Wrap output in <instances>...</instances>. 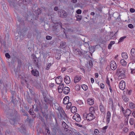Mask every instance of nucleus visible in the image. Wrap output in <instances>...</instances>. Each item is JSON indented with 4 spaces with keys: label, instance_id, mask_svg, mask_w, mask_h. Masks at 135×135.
<instances>
[{
    "label": "nucleus",
    "instance_id": "obj_61",
    "mask_svg": "<svg viewBox=\"0 0 135 135\" xmlns=\"http://www.w3.org/2000/svg\"><path fill=\"white\" fill-rule=\"evenodd\" d=\"M76 13L78 14H80L81 13V11L80 9H78L76 11Z\"/></svg>",
    "mask_w": 135,
    "mask_h": 135
},
{
    "label": "nucleus",
    "instance_id": "obj_11",
    "mask_svg": "<svg viewBox=\"0 0 135 135\" xmlns=\"http://www.w3.org/2000/svg\"><path fill=\"white\" fill-rule=\"evenodd\" d=\"M110 67L112 70H114L117 68V65L115 62L114 61H111L110 62Z\"/></svg>",
    "mask_w": 135,
    "mask_h": 135
},
{
    "label": "nucleus",
    "instance_id": "obj_3",
    "mask_svg": "<svg viewBox=\"0 0 135 135\" xmlns=\"http://www.w3.org/2000/svg\"><path fill=\"white\" fill-rule=\"evenodd\" d=\"M10 91L12 94L11 98L12 99L11 102L14 105L15 103V100L16 99V93L15 91L11 90H10Z\"/></svg>",
    "mask_w": 135,
    "mask_h": 135
},
{
    "label": "nucleus",
    "instance_id": "obj_29",
    "mask_svg": "<svg viewBox=\"0 0 135 135\" xmlns=\"http://www.w3.org/2000/svg\"><path fill=\"white\" fill-rule=\"evenodd\" d=\"M108 103L109 104L111 105L112 107H113V99L112 98H110L108 100Z\"/></svg>",
    "mask_w": 135,
    "mask_h": 135
},
{
    "label": "nucleus",
    "instance_id": "obj_35",
    "mask_svg": "<svg viewBox=\"0 0 135 135\" xmlns=\"http://www.w3.org/2000/svg\"><path fill=\"white\" fill-rule=\"evenodd\" d=\"M81 88L84 90H87L88 88V87L87 85L85 84H82L81 85Z\"/></svg>",
    "mask_w": 135,
    "mask_h": 135
},
{
    "label": "nucleus",
    "instance_id": "obj_26",
    "mask_svg": "<svg viewBox=\"0 0 135 135\" xmlns=\"http://www.w3.org/2000/svg\"><path fill=\"white\" fill-rule=\"evenodd\" d=\"M135 52V49H134L132 48V49L131 51V55L132 56V57H131V60L133 58V57L134 56V55H133L134 52Z\"/></svg>",
    "mask_w": 135,
    "mask_h": 135
},
{
    "label": "nucleus",
    "instance_id": "obj_46",
    "mask_svg": "<svg viewBox=\"0 0 135 135\" xmlns=\"http://www.w3.org/2000/svg\"><path fill=\"white\" fill-rule=\"evenodd\" d=\"M123 100L126 102H127L128 101L129 99L127 97L125 96L123 97Z\"/></svg>",
    "mask_w": 135,
    "mask_h": 135
},
{
    "label": "nucleus",
    "instance_id": "obj_24",
    "mask_svg": "<svg viewBox=\"0 0 135 135\" xmlns=\"http://www.w3.org/2000/svg\"><path fill=\"white\" fill-rule=\"evenodd\" d=\"M66 46V43L65 41H62L60 44V46L62 48H65Z\"/></svg>",
    "mask_w": 135,
    "mask_h": 135
},
{
    "label": "nucleus",
    "instance_id": "obj_28",
    "mask_svg": "<svg viewBox=\"0 0 135 135\" xmlns=\"http://www.w3.org/2000/svg\"><path fill=\"white\" fill-rule=\"evenodd\" d=\"M62 126L64 128V129H68V126L64 121L62 122Z\"/></svg>",
    "mask_w": 135,
    "mask_h": 135
},
{
    "label": "nucleus",
    "instance_id": "obj_31",
    "mask_svg": "<svg viewBox=\"0 0 135 135\" xmlns=\"http://www.w3.org/2000/svg\"><path fill=\"white\" fill-rule=\"evenodd\" d=\"M33 62L34 64H35V66L37 67V68L39 69V67L38 65V61L37 59L35 60H33Z\"/></svg>",
    "mask_w": 135,
    "mask_h": 135
},
{
    "label": "nucleus",
    "instance_id": "obj_45",
    "mask_svg": "<svg viewBox=\"0 0 135 135\" xmlns=\"http://www.w3.org/2000/svg\"><path fill=\"white\" fill-rule=\"evenodd\" d=\"M76 17L77 21H80L82 18V16L81 15H77Z\"/></svg>",
    "mask_w": 135,
    "mask_h": 135
},
{
    "label": "nucleus",
    "instance_id": "obj_64",
    "mask_svg": "<svg viewBox=\"0 0 135 135\" xmlns=\"http://www.w3.org/2000/svg\"><path fill=\"white\" fill-rule=\"evenodd\" d=\"M18 66H20L21 65L22 63V62H21V60L18 59Z\"/></svg>",
    "mask_w": 135,
    "mask_h": 135
},
{
    "label": "nucleus",
    "instance_id": "obj_39",
    "mask_svg": "<svg viewBox=\"0 0 135 135\" xmlns=\"http://www.w3.org/2000/svg\"><path fill=\"white\" fill-rule=\"evenodd\" d=\"M66 108L67 109H69L71 105V104L70 102H69L67 104Z\"/></svg>",
    "mask_w": 135,
    "mask_h": 135
},
{
    "label": "nucleus",
    "instance_id": "obj_40",
    "mask_svg": "<svg viewBox=\"0 0 135 135\" xmlns=\"http://www.w3.org/2000/svg\"><path fill=\"white\" fill-rule=\"evenodd\" d=\"M35 12L36 13V14L39 15L41 12V9L40 8H38L37 10L35 11Z\"/></svg>",
    "mask_w": 135,
    "mask_h": 135
},
{
    "label": "nucleus",
    "instance_id": "obj_55",
    "mask_svg": "<svg viewBox=\"0 0 135 135\" xmlns=\"http://www.w3.org/2000/svg\"><path fill=\"white\" fill-rule=\"evenodd\" d=\"M129 106L131 108L133 109L134 108V104L133 103H130Z\"/></svg>",
    "mask_w": 135,
    "mask_h": 135
},
{
    "label": "nucleus",
    "instance_id": "obj_7",
    "mask_svg": "<svg viewBox=\"0 0 135 135\" xmlns=\"http://www.w3.org/2000/svg\"><path fill=\"white\" fill-rule=\"evenodd\" d=\"M125 87V83L123 80L121 81L119 84V87L120 89L123 90Z\"/></svg>",
    "mask_w": 135,
    "mask_h": 135
},
{
    "label": "nucleus",
    "instance_id": "obj_23",
    "mask_svg": "<svg viewBox=\"0 0 135 135\" xmlns=\"http://www.w3.org/2000/svg\"><path fill=\"white\" fill-rule=\"evenodd\" d=\"M61 24V23L60 22V23H57V25H55L53 27V28H55L56 30H57L59 27L62 28V27Z\"/></svg>",
    "mask_w": 135,
    "mask_h": 135
},
{
    "label": "nucleus",
    "instance_id": "obj_36",
    "mask_svg": "<svg viewBox=\"0 0 135 135\" xmlns=\"http://www.w3.org/2000/svg\"><path fill=\"white\" fill-rule=\"evenodd\" d=\"M120 62L122 65L123 66H125L126 65V62L123 59H122L120 60Z\"/></svg>",
    "mask_w": 135,
    "mask_h": 135
},
{
    "label": "nucleus",
    "instance_id": "obj_32",
    "mask_svg": "<svg viewBox=\"0 0 135 135\" xmlns=\"http://www.w3.org/2000/svg\"><path fill=\"white\" fill-rule=\"evenodd\" d=\"M122 56L124 59H126L128 58L127 54L126 53L123 52L122 54Z\"/></svg>",
    "mask_w": 135,
    "mask_h": 135
},
{
    "label": "nucleus",
    "instance_id": "obj_59",
    "mask_svg": "<svg viewBox=\"0 0 135 135\" xmlns=\"http://www.w3.org/2000/svg\"><path fill=\"white\" fill-rule=\"evenodd\" d=\"M9 37V33H8V32H7L6 34H5V39H6L7 38V39H8Z\"/></svg>",
    "mask_w": 135,
    "mask_h": 135
},
{
    "label": "nucleus",
    "instance_id": "obj_38",
    "mask_svg": "<svg viewBox=\"0 0 135 135\" xmlns=\"http://www.w3.org/2000/svg\"><path fill=\"white\" fill-rule=\"evenodd\" d=\"M0 126L2 128H4V127L5 128L6 127V124L4 122H2L0 123Z\"/></svg>",
    "mask_w": 135,
    "mask_h": 135
},
{
    "label": "nucleus",
    "instance_id": "obj_14",
    "mask_svg": "<svg viewBox=\"0 0 135 135\" xmlns=\"http://www.w3.org/2000/svg\"><path fill=\"white\" fill-rule=\"evenodd\" d=\"M44 101L46 103V104H47L48 105L50 104L51 105V104L52 103V99L51 98H48L44 99Z\"/></svg>",
    "mask_w": 135,
    "mask_h": 135
},
{
    "label": "nucleus",
    "instance_id": "obj_54",
    "mask_svg": "<svg viewBox=\"0 0 135 135\" xmlns=\"http://www.w3.org/2000/svg\"><path fill=\"white\" fill-rule=\"evenodd\" d=\"M46 132H47V133L46 135H51L50 132V131L48 129L46 128Z\"/></svg>",
    "mask_w": 135,
    "mask_h": 135
},
{
    "label": "nucleus",
    "instance_id": "obj_42",
    "mask_svg": "<svg viewBox=\"0 0 135 135\" xmlns=\"http://www.w3.org/2000/svg\"><path fill=\"white\" fill-rule=\"evenodd\" d=\"M89 48V50L90 51L92 52H94L95 50V48L94 46H91L90 48Z\"/></svg>",
    "mask_w": 135,
    "mask_h": 135
},
{
    "label": "nucleus",
    "instance_id": "obj_13",
    "mask_svg": "<svg viewBox=\"0 0 135 135\" xmlns=\"http://www.w3.org/2000/svg\"><path fill=\"white\" fill-rule=\"evenodd\" d=\"M60 128V127L58 126V124H55L54 126L52 128L53 131L56 133L58 131V129Z\"/></svg>",
    "mask_w": 135,
    "mask_h": 135
},
{
    "label": "nucleus",
    "instance_id": "obj_51",
    "mask_svg": "<svg viewBox=\"0 0 135 135\" xmlns=\"http://www.w3.org/2000/svg\"><path fill=\"white\" fill-rule=\"evenodd\" d=\"M121 73L119 75H118L119 76V77H121L122 76H123V78H125L126 77L125 76V73Z\"/></svg>",
    "mask_w": 135,
    "mask_h": 135
},
{
    "label": "nucleus",
    "instance_id": "obj_43",
    "mask_svg": "<svg viewBox=\"0 0 135 135\" xmlns=\"http://www.w3.org/2000/svg\"><path fill=\"white\" fill-rule=\"evenodd\" d=\"M27 117V118L26 119V121L29 123H31L32 119H31V118H30L28 116Z\"/></svg>",
    "mask_w": 135,
    "mask_h": 135
},
{
    "label": "nucleus",
    "instance_id": "obj_17",
    "mask_svg": "<svg viewBox=\"0 0 135 135\" xmlns=\"http://www.w3.org/2000/svg\"><path fill=\"white\" fill-rule=\"evenodd\" d=\"M110 113L109 111H108L107 113V123L108 124L110 120Z\"/></svg>",
    "mask_w": 135,
    "mask_h": 135
},
{
    "label": "nucleus",
    "instance_id": "obj_41",
    "mask_svg": "<svg viewBox=\"0 0 135 135\" xmlns=\"http://www.w3.org/2000/svg\"><path fill=\"white\" fill-rule=\"evenodd\" d=\"M35 86L36 88L37 89H40L41 87V84L40 83H37Z\"/></svg>",
    "mask_w": 135,
    "mask_h": 135
},
{
    "label": "nucleus",
    "instance_id": "obj_2",
    "mask_svg": "<svg viewBox=\"0 0 135 135\" xmlns=\"http://www.w3.org/2000/svg\"><path fill=\"white\" fill-rule=\"evenodd\" d=\"M85 118L88 121H90L94 119L95 117L93 113H90L86 114Z\"/></svg>",
    "mask_w": 135,
    "mask_h": 135
},
{
    "label": "nucleus",
    "instance_id": "obj_48",
    "mask_svg": "<svg viewBox=\"0 0 135 135\" xmlns=\"http://www.w3.org/2000/svg\"><path fill=\"white\" fill-rule=\"evenodd\" d=\"M126 36H124L121 37L119 40L118 42H122L124 40V39L126 38Z\"/></svg>",
    "mask_w": 135,
    "mask_h": 135
},
{
    "label": "nucleus",
    "instance_id": "obj_12",
    "mask_svg": "<svg viewBox=\"0 0 135 135\" xmlns=\"http://www.w3.org/2000/svg\"><path fill=\"white\" fill-rule=\"evenodd\" d=\"M41 104H36L35 108L34 109V110L36 112H38L39 110L40 111L42 109L41 107Z\"/></svg>",
    "mask_w": 135,
    "mask_h": 135
},
{
    "label": "nucleus",
    "instance_id": "obj_37",
    "mask_svg": "<svg viewBox=\"0 0 135 135\" xmlns=\"http://www.w3.org/2000/svg\"><path fill=\"white\" fill-rule=\"evenodd\" d=\"M12 132L9 129H7L6 130V135H10L11 134Z\"/></svg>",
    "mask_w": 135,
    "mask_h": 135
},
{
    "label": "nucleus",
    "instance_id": "obj_53",
    "mask_svg": "<svg viewBox=\"0 0 135 135\" xmlns=\"http://www.w3.org/2000/svg\"><path fill=\"white\" fill-rule=\"evenodd\" d=\"M28 112L31 115H33L35 114L34 112L31 109V108L28 111Z\"/></svg>",
    "mask_w": 135,
    "mask_h": 135
},
{
    "label": "nucleus",
    "instance_id": "obj_25",
    "mask_svg": "<svg viewBox=\"0 0 135 135\" xmlns=\"http://www.w3.org/2000/svg\"><path fill=\"white\" fill-rule=\"evenodd\" d=\"M71 111L72 113H74L77 112V108L75 106H72L71 108Z\"/></svg>",
    "mask_w": 135,
    "mask_h": 135
},
{
    "label": "nucleus",
    "instance_id": "obj_30",
    "mask_svg": "<svg viewBox=\"0 0 135 135\" xmlns=\"http://www.w3.org/2000/svg\"><path fill=\"white\" fill-rule=\"evenodd\" d=\"M100 109L101 112H104V108L102 103H100Z\"/></svg>",
    "mask_w": 135,
    "mask_h": 135
},
{
    "label": "nucleus",
    "instance_id": "obj_58",
    "mask_svg": "<svg viewBox=\"0 0 135 135\" xmlns=\"http://www.w3.org/2000/svg\"><path fill=\"white\" fill-rule=\"evenodd\" d=\"M51 65V63H49V64L47 65V66L46 67V69L47 70H48L49 69Z\"/></svg>",
    "mask_w": 135,
    "mask_h": 135
},
{
    "label": "nucleus",
    "instance_id": "obj_22",
    "mask_svg": "<svg viewBox=\"0 0 135 135\" xmlns=\"http://www.w3.org/2000/svg\"><path fill=\"white\" fill-rule=\"evenodd\" d=\"M87 101L88 103L90 105H92L94 104V101L93 99H88Z\"/></svg>",
    "mask_w": 135,
    "mask_h": 135
},
{
    "label": "nucleus",
    "instance_id": "obj_63",
    "mask_svg": "<svg viewBox=\"0 0 135 135\" xmlns=\"http://www.w3.org/2000/svg\"><path fill=\"white\" fill-rule=\"evenodd\" d=\"M99 131L97 129H95L94 131V133L95 135H97L98 134V133Z\"/></svg>",
    "mask_w": 135,
    "mask_h": 135
},
{
    "label": "nucleus",
    "instance_id": "obj_15",
    "mask_svg": "<svg viewBox=\"0 0 135 135\" xmlns=\"http://www.w3.org/2000/svg\"><path fill=\"white\" fill-rule=\"evenodd\" d=\"M70 90L68 87L65 86L63 88V92L65 94H68L69 93Z\"/></svg>",
    "mask_w": 135,
    "mask_h": 135
},
{
    "label": "nucleus",
    "instance_id": "obj_18",
    "mask_svg": "<svg viewBox=\"0 0 135 135\" xmlns=\"http://www.w3.org/2000/svg\"><path fill=\"white\" fill-rule=\"evenodd\" d=\"M64 81L66 84H68L70 83V78L69 76H66L64 78Z\"/></svg>",
    "mask_w": 135,
    "mask_h": 135
},
{
    "label": "nucleus",
    "instance_id": "obj_19",
    "mask_svg": "<svg viewBox=\"0 0 135 135\" xmlns=\"http://www.w3.org/2000/svg\"><path fill=\"white\" fill-rule=\"evenodd\" d=\"M69 97L67 96L65 97L63 99V103L64 104H66L69 103Z\"/></svg>",
    "mask_w": 135,
    "mask_h": 135
},
{
    "label": "nucleus",
    "instance_id": "obj_27",
    "mask_svg": "<svg viewBox=\"0 0 135 135\" xmlns=\"http://www.w3.org/2000/svg\"><path fill=\"white\" fill-rule=\"evenodd\" d=\"M61 112L62 114L63 115V118L65 120L66 119H67V116L66 115V114L65 112L64 111L63 109L62 110H61Z\"/></svg>",
    "mask_w": 135,
    "mask_h": 135
},
{
    "label": "nucleus",
    "instance_id": "obj_60",
    "mask_svg": "<svg viewBox=\"0 0 135 135\" xmlns=\"http://www.w3.org/2000/svg\"><path fill=\"white\" fill-rule=\"evenodd\" d=\"M128 27L130 28H132L134 27L133 25L132 24H129L128 25Z\"/></svg>",
    "mask_w": 135,
    "mask_h": 135
},
{
    "label": "nucleus",
    "instance_id": "obj_44",
    "mask_svg": "<svg viewBox=\"0 0 135 135\" xmlns=\"http://www.w3.org/2000/svg\"><path fill=\"white\" fill-rule=\"evenodd\" d=\"M35 103H36V104H41V102L39 101V100L37 98H35L34 99Z\"/></svg>",
    "mask_w": 135,
    "mask_h": 135
},
{
    "label": "nucleus",
    "instance_id": "obj_9",
    "mask_svg": "<svg viewBox=\"0 0 135 135\" xmlns=\"http://www.w3.org/2000/svg\"><path fill=\"white\" fill-rule=\"evenodd\" d=\"M31 73L33 75L37 77L39 75V72L37 69H32Z\"/></svg>",
    "mask_w": 135,
    "mask_h": 135
},
{
    "label": "nucleus",
    "instance_id": "obj_50",
    "mask_svg": "<svg viewBox=\"0 0 135 135\" xmlns=\"http://www.w3.org/2000/svg\"><path fill=\"white\" fill-rule=\"evenodd\" d=\"M31 57L32 58V59L33 60L37 59V57H36V56L34 54H32Z\"/></svg>",
    "mask_w": 135,
    "mask_h": 135
},
{
    "label": "nucleus",
    "instance_id": "obj_57",
    "mask_svg": "<svg viewBox=\"0 0 135 135\" xmlns=\"http://www.w3.org/2000/svg\"><path fill=\"white\" fill-rule=\"evenodd\" d=\"M106 83L108 86H110V81L108 79V78L107 77V78Z\"/></svg>",
    "mask_w": 135,
    "mask_h": 135
},
{
    "label": "nucleus",
    "instance_id": "obj_33",
    "mask_svg": "<svg viewBox=\"0 0 135 135\" xmlns=\"http://www.w3.org/2000/svg\"><path fill=\"white\" fill-rule=\"evenodd\" d=\"M21 112L23 114V115L25 116H28V113L27 112H26L24 109H22L21 110Z\"/></svg>",
    "mask_w": 135,
    "mask_h": 135
},
{
    "label": "nucleus",
    "instance_id": "obj_1",
    "mask_svg": "<svg viewBox=\"0 0 135 135\" xmlns=\"http://www.w3.org/2000/svg\"><path fill=\"white\" fill-rule=\"evenodd\" d=\"M7 107L6 105H4L3 106V109L7 114L10 115L11 116L13 117L11 113L12 112L11 109L9 108H7ZM14 115H13V118L10 119L9 122L12 125H14L17 122L20 120V118L19 117L17 111L16 110L14 111Z\"/></svg>",
    "mask_w": 135,
    "mask_h": 135
},
{
    "label": "nucleus",
    "instance_id": "obj_16",
    "mask_svg": "<svg viewBox=\"0 0 135 135\" xmlns=\"http://www.w3.org/2000/svg\"><path fill=\"white\" fill-rule=\"evenodd\" d=\"M11 59V60L10 61H9V59L8 60L9 61L8 62V63L9 65L14 64L16 61V58L15 57H12Z\"/></svg>",
    "mask_w": 135,
    "mask_h": 135
},
{
    "label": "nucleus",
    "instance_id": "obj_4",
    "mask_svg": "<svg viewBox=\"0 0 135 135\" xmlns=\"http://www.w3.org/2000/svg\"><path fill=\"white\" fill-rule=\"evenodd\" d=\"M73 119L75 120L76 121L79 122L81 120L80 115L78 114H75L73 117Z\"/></svg>",
    "mask_w": 135,
    "mask_h": 135
},
{
    "label": "nucleus",
    "instance_id": "obj_5",
    "mask_svg": "<svg viewBox=\"0 0 135 135\" xmlns=\"http://www.w3.org/2000/svg\"><path fill=\"white\" fill-rule=\"evenodd\" d=\"M1 90L2 97L3 98V95H5L7 92L6 87L4 85H2V86L1 87Z\"/></svg>",
    "mask_w": 135,
    "mask_h": 135
},
{
    "label": "nucleus",
    "instance_id": "obj_8",
    "mask_svg": "<svg viewBox=\"0 0 135 135\" xmlns=\"http://www.w3.org/2000/svg\"><path fill=\"white\" fill-rule=\"evenodd\" d=\"M126 70L125 68H120L117 69L116 74L117 75H118L119 74L122 73H126Z\"/></svg>",
    "mask_w": 135,
    "mask_h": 135
},
{
    "label": "nucleus",
    "instance_id": "obj_62",
    "mask_svg": "<svg viewBox=\"0 0 135 135\" xmlns=\"http://www.w3.org/2000/svg\"><path fill=\"white\" fill-rule=\"evenodd\" d=\"M52 38V37L50 36H47L46 37V38L47 40H51Z\"/></svg>",
    "mask_w": 135,
    "mask_h": 135
},
{
    "label": "nucleus",
    "instance_id": "obj_10",
    "mask_svg": "<svg viewBox=\"0 0 135 135\" xmlns=\"http://www.w3.org/2000/svg\"><path fill=\"white\" fill-rule=\"evenodd\" d=\"M20 125L21 129L20 131L23 134H25L26 133L27 131L25 126L22 124H21Z\"/></svg>",
    "mask_w": 135,
    "mask_h": 135
},
{
    "label": "nucleus",
    "instance_id": "obj_52",
    "mask_svg": "<svg viewBox=\"0 0 135 135\" xmlns=\"http://www.w3.org/2000/svg\"><path fill=\"white\" fill-rule=\"evenodd\" d=\"M5 56L8 59L11 58V56L8 53H6L5 54Z\"/></svg>",
    "mask_w": 135,
    "mask_h": 135
},
{
    "label": "nucleus",
    "instance_id": "obj_21",
    "mask_svg": "<svg viewBox=\"0 0 135 135\" xmlns=\"http://www.w3.org/2000/svg\"><path fill=\"white\" fill-rule=\"evenodd\" d=\"M131 112V111L129 109H127L125 113V115L126 117L127 116L128 117L129 116Z\"/></svg>",
    "mask_w": 135,
    "mask_h": 135
},
{
    "label": "nucleus",
    "instance_id": "obj_56",
    "mask_svg": "<svg viewBox=\"0 0 135 135\" xmlns=\"http://www.w3.org/2000/svg\"><path fill=\"white\" fill-rule=\"evenodd\" d=\"M47 104H45L44 105V108L45 109V110H47L48 108V107L47 106Z\"/></svg>",
    "mask_w": 135,
    "mask_h": 135
},
{
    "label": "nucleus",
    "instance_id": "obj_34",
    "mask_svg": "<svg viewBox=\"0 0 135 135\" xmlns=\"http://www.w3.org/2000/svg\"><path fill=\"white\" fill-rule=\"evenodd\" d=\"M79 76H75L74 78V82L75 83H76L77 82L79 81Z\"/></svg>",
    "mask_w": 135,
    "mask_h": 135
},
{
    "label": "nucleus",
    "instance_id": "obj_47",
    "mask_svg": "<svg viewBox=\"0 0 135 135\" xmlns=\"http://www.w3.org/2000/svg\"><path fill=\"white\" fill-rule=\"evenodd\" d=\"M89 111L90 113H92L93 112H95V111L94 110V108L93 107H91L89 108Z\"/></svg>",
    "mask_w": 135,
    "mask_h": 135
},
{
    "label": "nucleus",
    "instance_id": "obj_6",
    "mask_svg": "<svg viewBox=\"0 0 135 135\" xmlns=\"http://www.w3.org/2000/svg\"><path fill=\"white\" fill-rule=\"evenodd\" d=\"M73 50L74 54L76 55H79L80 56H81L83 55L82 52L81 51L78 49H74Z\"/></svg>",
    "mask_w": 135,
    "mask_h": 135
},
{
    "label": "nucleus",
    "instance_id": "obj_49",
    "mask_svg": "<svg viewBox=\"0 0 135 135\" xmlns=\"http://www.w3.org/2000/svg\"><path fill=\"white\" fill-rule=\"evenodd\" d=\"M84 45L85 46V47H89V48L90 47V46L89 45V42H85L84 41Z\"/></svg>",
    "mask_w": 135,
    "mask_h": 135
},
{
    "label": "nucleus",
    "instance_id": "obj_20",
    "mask_svg": "<svg viewBox=\"0 0 135 135\" xmlns=\"http://www.w3.org/2000/svg\"><path fill=\"white\" fill-rule=\"evenodd\" d=\"M26 100L27 102L30 104H31L32 102V99L31 98L29 95H27L26 96Z\"/></svg>",
    "mask_w": 135,
    "mask_h": 135
}]
</instances>
